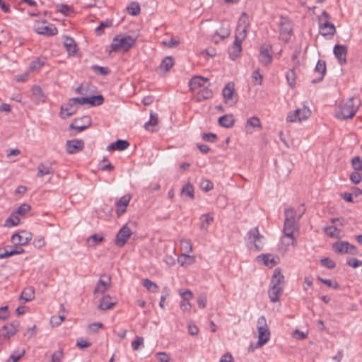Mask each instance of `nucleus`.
Wrapping results in <instances>:
<instances>
[{"mask_svg":"<svg viewBox=\"0 0 362 362\" xmlns=\"http://www.w3.org/2000/svg\"><path fill=\"white\" fill-rule=\"evenodd\" d=\"M112 25L111 20L107 19L105 21H101L99 25L95 28V33L97 35H100L106 28H110Z\"/></svg>","mask_w":362,"mask_h":362,"instance_id":"37998d69","label":"nucleus"},{"mask_svg":"<svg viewBox=\"0 0 362 362\" xmlns=\"http://www.w3.org/2000/svg\"><path fill=\"white\" fill-rule=\"evenodd\" d=\"M35 298V289L32 286L25 288L20 296V300L25 303L31 301Z\"/></svg>","mask_w":362,"mask_h":362,"instance_id":"c85d7f7f","label":"nucleus"},{"mask_svg":"<svg viewBox=\"0 0 362 362\" xmlns=\"http://www.w3.org/2000/svg\"><path fill=\"white\" fill-rule=\"evenodd\" d=\"M111 297L109 295L104 296L98 305V308L101 310H107L111 309L115 303L110 301Z\"/></svg>","mask_w":362,"mask_h":362,"instance_id":"2f4dec72","label":"nucleus"},{"mask_svg":"<svg viewBox=\"0 0 362 362\" xmlns=\"http://www.w3.org/2000/svg\"><path fill=\"white\" fill-rule=\"evenodd\" d=\"M99 168L103 171H111L114 169V166L105 158H104L99 164Z\"/></svg>","mask_w":362,"mask_h":362,"instance_id":"864d4df0","label":"nucleus"},{"mask_svg":"<svg viewBox=\"0 0 362 362\" xmlns=\"http://www.w3.org/2000/svg\"><path fill=\"white\" fill-rule=\"evenodd\" d=\"M259 62L264 66L268 65L272 60V47L271 45L264 44L260 48Z\"/></svg>","mask_w":362,"mask_h":362,"instance_id":"2eb2a0df","label":"nucleus"},{"mask_svg":"<svg viewBox=\"0 0 362 362\" xmlns=\"http://www.w3.org/2000/svg\"><path fill=\"white\" fill-rule=\"evenodd\" d=\"M137 39V36L117 35L110 44V52H127L135 45Z\"/></svg>","mask_w":362,"mask_h":362,"instance_id":"f03ea898","label":"nucleus"},{"mask_svg":"<svg viewBox=\"0 0 362 362\" xmlns=\"http://www.w3.org/2000/svg\"><path fill=\"white\" fill-rule=\"evenodd\" d=\"M181 266H189L195 262V257L187 254H182L177 259Z\"/></svg>","mask_w":362,"mask_h":362,"instance_id":"c9c22d12","label":"nucleus"},{"mask_svg":"<svg viewBox=\"0 0 362 362\" xmlns=\"http://www.w3.org/2000/svg\"><path fill=\"white\" fill-rule=\"evenodd\" d=\"M181 193L182 195L189 197L190 199H194V187L190 182L187 183L182 187Z\"/></svg>","mask_w":362,"mask_h":362,"instance_id":"a19ab883","label":"nucleus"},{"mask_svg":"<svg viewBox=\"0 0 362 362\" xmlns=\"http://www.w3.org/2000/svg\"><path fill=\"white\" fill-rule=\"evenodd\" d=\"M284 276L280 268H276L270 281L269 297L272 303L279 300V296L284 291Z\"/></svg>","mask_w":362,"mask_h":362,"instance_id":"f257e3e1","label":"nucleus"},{"mask_svg":"<svg viewBox=\"0 0 362 362\" xmlns=\"http://www.w3.org/2000/svg\"><path fill=\"white\" fill-rule=\"evenodd\" d=\"M174 65V59L170 56L165 57L161 62L159 69L161 71L168 72Z\"/></svg>","mask_w":362,"mask_h":362,"instance_id":"e433bc0d","label":"nucleus"},{"mask_svg":"<svg viewBox=\"0 0 362 362\" xmlns=\"http://www.w3.org/2000/svg\"><path fill=\"white\" fill-rule=\"evenodd\" d=\"M349 242L341 241L336 242L332 245V249L336 253L347 254L348 253Z\"/></svg>","mask_w":362,"mask_h":362,"instance_id":"72a5a7b5","label":"nucleus"},{"mask_svg":"<svg viewBox=\"0 0 362 362\" xmlns=\"http://www.w3.org/2000/svg\"><path fill=\"white\" fill-rule=\"evenodd\" d=\"M142 284L144 287H145L148 291L151 292H157L158 289V286L157 284L148 279H145L143 280Z\"/></svg>","mask_w":362,"mask_h":362,"instance_id":"a18cd8bd","label":"nucleus"},{"mask_svg":"<svg viewBox=\"0 0 362 362\" xmlns=\"http://www.w3.org/2000/svg\"><path fill=\"white\" fill-rule=\"evenodd\" d=\"M247 124L252 127L261 128V122L257 117H252L247 120Z\"/></svg>","mask_w":362,"mask_h":362,"instance_id":"bf43d9fd","label":"nucleus"},{"mask_svg":"<svg viewBox=\"0 0 362 362\" xmlns=\"http://www.w3.org/2000/svg\"><path fill=\"white\" fill-rule=\"evenodd\" d=\"M200 187L203 191L209 192L213 189L214 185L209 180H205L201 182Z\"/></svg>","mask_w":362,"mask_h":362,"instance_id":"680f3d73","label":"nucleus"},{"mask_svg":"<svg viewBox=\"0 0 362 362\" xmlns=\"http://www.w3.org/2000/svg\"><path fill=\"white\" fill-rule=\"evenodd\" d=\"M33 245L36 248H41L45 245V239L42 236L40 235L36 237L33 242Z\"/></svg>","mask_w":362,"mask_h":362,"instance_id":"0e129e2a","label":"nucleus"},{"mask_svg":"<svg viewBox=\"0 0 362 362\" xmlns=\"http://www.w3.org/2000/svg\"><path fill=\"white\" fill-rule=\"evenodd\" d=\"M132 234V230L127 225H124L116 235L115 240V245L119 247H123L127 243Z\"/></svg>","mask_w":362,"mask_h":362,"instance_id":"6e6552de","label":"nucleus"},{"mask_svg":"<svg viewBox=\"0 0 362 362\" xmlns=\"http://www.w3.org/2000/svg\"><path fill=\"white\" fill-rule=\"evenodd\" d=\"M32 95L35 100L37 102L45 101V95L42 88L39 86H35L32 88Z\"/></svg>","mask_w":362,"mask_h":362,"instance_id":"58836bf2","label":"nucleus"},{"mask_svg":"<svg viewBox=\"0 0 362 362\" xmlns=\"http://www.w3.org/2000/svg\"><path fill=\"white\" fill-rule=\"evenodd\" d=\"M158 116L157 114L151 112L150 113V119L149 120L145 123L144 128L147 130H149V126H156L158 124Z\"/></svg>","mask_w":362,"mask_h":362,"instance_id":"8fccbe9b","label":"nucleus"},{"mask_svg":"<svg viewBox=\"0 0 362 362\" xmlns=\"http://www.w3.org/2000/svg\"><path fill=\"white\" fill-rule=\"evenodd\" d=\"M78 110V106L75 103H72V98H70L66 106L61 107L60 116L62 119H66L74 115Z\"/></svg>","mask_w":362,"mask_h":362,"instance_id":"a211bd4d","label":"nucleus"},{"mask_svg":"<svg viewBox=\"0 0 362 362\" xmlns=\"http://www.w3.org/2000/svg\"><path fill=\"white\" fill-rule=\"evenodd\" d=\"M91 125V119L89 116H84L81 118H76L74 122L69 125L70 129H75L77 132H81Z\"/></svg>","mask_w":362,"mask_h":362,"instance_id":"9b49d317","label":"nucleus"},{"mask_svg":"<svg viewBox=\"0 0 362 362\" xmlns=\"http://www.w3.org/2000/svg\"><path fill=\"white\" fill-rule=\"evenodd\" d=\"M54 170L51 165H46L44 163H39L37 166V177H42L46 175H53Z\"/></svg>","mask_w":362,"mask_h":362,"instance_id":"393cba45","label":"nucleus"},{"mask_svg":"<svg viewBox=\"0 0 362 362\" xmlns=\"http://www.w3.org/2000/svg\"><path fill=\"white\" fill-rule=\"evenodd\" d=\"M33 235L30 233L23 230L21 233H14L11 236L12 243H16V245H26L32 240Z\"/></svg>","mask_w":362,"mask_h":362,"instance_id":"ddd939ff","label":"nucleus"},{"mask_svg":"<svg viewBox=\"0 0 362 362\" xmlns=\"http://www.w3.org/2000/svg\"><path fill=\"white\" fill-rule=\"evenodd\" d=\"M130 200V197H127L126 196L122 197L117 202V214L120 215L126 211V208L129 204Z\"/></svg>","mask_w":362,"mask_h":362,"instance_id":"473e14b6","label":"nucleus"},{"mask_svg":"<svg viewBox=\"0 0 362 362\" xmlns=\"http://www.w3.org/2000/svg\"><path fill=\"white\" fill-rule=\"evenodd\" d=\"M144 344V338L142 337H136V339L132 342V348L133 350H138L140 346Z\"/></svg>","mask_w":362,"mask_h":362,"instance_id":"69168bd1","label":"nucleus"},{"mask_svg":"<svg viewBox=\"0 0 362 362\" xmlns=\"http://www.w3.org/2000/svg\"><path fill=\"white\" fill-rule=\"evenodd\" d=\"M245 39V37L235 34L234 42L229 49V55L232 60H235L240 56L242 51V42Z\"/></svg>","mask_w":362,"mask_h":362,"instance_id":"9d476101","label":"nucleus"},{"mask_svg":"<svg viewBox=\"0 0 362 362\" xmlns=\"http://www.w3.org/2000/svg\"><path fill=\"white\" fill-rule=\"evenodd\" d=\"M86 104L90 107H96L102 105L104 102V97L102 95L86 97Z\"/></svg>","mask_w":362,"mask_h":362,"instance_id":"f704fd0d","label":"nucleus"},{"mask_svg":"<svg viewBox=\"0 0 362 362\" xmlns=\"http://www.w3.org/2000/svg\"><path fill=\"white\" fill-rule=\"evenodd\" d=\"M215 35L220 37L222 40L228 37L230 35L229 25H227L226 26H221L218 30L216 31Z\"/></svg>","mask_w":362,"mask_h":362,"instance_id":"49530a36","label":"nucleus"},{"mask_svg":"<svg viewBox=\"0 0 362 362\" xmlns=\"http://www.w3.org/2000/svg\"><path fill=\"white\" fill-rule=\"evenodd\" d=\"M85 144L82 139L68 140L66 142V150L69 154H75L82 151Z\"/></svg>","mask_w":362,"mask_h":362,"instance_id":"4468645a","label":"nucleus"},{"mask_svg":"<svg viewBox=\"0 0 362 362\" xmlns=\"http://www.w3.org/2000/svg\"><path fill=\"white\" fill-rule=\"evenodd\" d=\"M129 146V143L127 140L117 139L107 146V150L111 151H124Z\"/></svg>","mask_w":362,"mask_h":362,"instance_id":"5701e85b","label":"nucleus"},{"mask_svg":"<svg viewBox=\"0 0 362 362\" xmlns=\"http://www.w3.org/2000/svg\"><path fill=\"white\" fill-rule=\"evenodd\" d=\"M250 25L248 16L245 12H243L238 19L236 26L235 34L242 35L243 37L247 36V28Z\"/></svg>","mask_w":362,"mask_h":362,"instance_id":"f8f14e48","label":"nucleus"},{"mask_svg":"<svg viewBox=\"0 0 362 362\" xmlns=\"http://www.w3.org/2000/svg\"><path fill=\"white\" fill-rule=\"evenodd\" d=\"M202 137L204 141L211 143H215L218 139L217 135L214 133H204Z\"/></svg>","mask_w":362,"mask_h":362,"instance_id":"6e6d98bb","label":"nucleus"},{"mask_svg":"<svg viewBox=\"0 0 362 362\" xmlns=\"http://www.w3.org/2000/svg\"><path fill=\"white\" fill-rule=\"evenodd\" d=\"M351 163L356 171H362V159L359 156L354 157Z\"/></svg>","mask_w":362,"mask_h":362,"instance_id":"603ef678","label":"nucleus"},{"mask_svg":"<svg viewBox=\"0 0 362 362\" xmlns=\"http://www.w3.org/2000/svg\"><path fill=\"white\" fill-rule=\"evenodd\" d=\"M19 322L15 321L6 325H4L0 329V335L3 336L6 338H9L10 337L14 335L18 329L19 327Z\"/></svg>","mask_w":362,"mask_h":362,"instance_id":"6ab92c4d","label":"nucleus"},{"mask_svg":"<svg viewBox=\"0 0 362 362\" xmlns=\"http://www.w3.org/2000/svg\"><path fill=\"white\" fill-rule=\"evenodd\" d=\"M257 329L258 331V341L255 347L259 348L268 342L270 339V332L264 315L257 319Z\"/></svg>","mask_w":362,"mask_h":362,"instance_id":"39448f33","label":"nucleus"},{"mask_svg":"<svg viewBox=\"0 0 362 362\" xmlns=\"http://www.w3.org/2000/svg\"><path fill=\"white\" fill-rule=\"evenodd\" d=\"M257 259L258 262H262L264 265L272 267L277 264L275 257L271 254H262L257 256Z\"/></svg>","mask_w":362,"mask_h":362,"instance_id":"a878e982","label":"nucleus"},{"mask_svg":"<svg viewBox=\"0 0 362 362\" xmlns=\"http://www.w3.org/2000/svg\"><path fill=\"white\" fill-rule=\"evenodd\" d=\"M42 23V25H38L35 28V30L37 34L45 36H54L57 34V28L53 24L45 25L47 22L44 21Z\"/></svg>","mask_w":362,"mask_h":362,"instance_id":"dca6fc26","label":"nucleus"},{"mask_svg":"<svg viewBox=\"0 0 362 362\" xmlns=\"http://www.w3.org/2000/svg\"><path fill=\"white\" fill-rule=\"evenodd\" d=\"M157 358L159 362H170V356L165 352H158Z\"/></svg>","mask_w":362,"mask_h":362,"instance_id":"774afa93","label":"nucleus"},{"mask_svg":"<svg viewBox=\"0 0 362 362\" xmlns=\"http://www.w3.org/2000/svg\"><path fill=\"white\" fill-rule=\"evenodd\" d=\"M315 71L316 73L320 74V76L318 78H314L311 81V83L315 84L320 83L323 80V78L326 74L327 68L326 63L323 60L319 59L315 65Z\"/></svg>","mask_w":362,"mask_h":362,"instance_id":"412c9836","label":"nucleus"},{"mask_svg":"<svg viewBox=\"0 0 362 362\" xmlns=\"http://www.w3.org/2000/svg\"><path fill=\"white\" fill-rule=\"evenodd\" d=\"M213 92L207 87L202 88L197 93V100H206L212 98Z\"/></svg>","mask_w":362,"mask_h":362,"instance_id":"4c0bfd02","label":"nucleus"},{"mask_svg":"<svg viewBox=\"0 0 362 362\" xmlns=\"http://www.w3.org/2000/svg\"><path fill=\"white\" fill-rule=\"evenodd\" d=\"M319 28L322 35H331L333 36L336 32L335 26L333 23L329 21H325L324 23H319Z\"/></svg>","mask_w":362,"mask_h":362,"instance_id":"4be33fe9","label":"nucleus"},{"mask_svg":"<svg viewBox=\"0 0 362 362\" xmlns=\"http://www.w3.org/2000/svg\"><path fill=\"white\" fill-rule=\"evenodd\" d=\"M128 13L132 16H137L141 11L140 6L137 2H132L127 8Z\"/></svg>","mask_w":362,"mask_h":362,"instance_id":"de8ad7c7","label":"nucleus"},{"mask_svg":"<svg viewBox=\"0 0 362 362\" xmlns=\"http://www.w3.org/2000/svg\"><path fill=\"white\" fill-rule=\"evenodd\" d=\"M324 232L325 233L332 238H337L340 239L341 238V230L338 229L336 226H326L324 228Z\"/></svg>","mask_w":362,"mask_h":362,"instance_id":"7c9ffc66","label":"nucleus"},{"mask_svg":"<svg viewBox=\"0 0 362 362\" xmlns=\"http://www.w3.org/2000/svg\"><path fill=\"white\" fill-rule=\"evenodd\" d=\"M350 180L353 183L358 184L362 180V176L358 171H355L350 175Z\"/></svg>","mask_w":362,"mask_h":362,"instance_id":"338daca9","label":"nucleus"},{"mask_svg":"<svg viewBox=\"0 0 362 362\" xmlns=\"http://www.w3.org/2000/svg\"><path fill=\"white\" fill-rule=\"evenodd\" d=\"M91 69L95 72L102 76L108 75L110 73V69L108 67L100 66L94 64L91 66Z\"/></svg>","mask_w":362,"mask_h":362,"instance_id":"09e8293b","label":"nucleus"},{"mask_svg":"<svg viewBox=\"0 0 362 362\" xmlns=\"http://www.w3.org/2000/svg\"><path fill=\"white\" fill-rule=\"evenodd\" d=\"M111 285V278L110 276H106L103 274L100 276L98 280L96 286L94 289V293H101L104 294L110 287Z\"/></svg>","mask_w":362,"mask_h":362,"instance_id":"f3484780","label":"nucleus"},{"mask_svg":"<svg viewBox=\"0 0 362 362\" xmlns=\"http://www.w3.org/2000/svg\"><path fill=\"white\" fill-rule=\"evenodd\" d=\"M360 100L356 97L349 98L344 103L340 105L337 117L340 119H348L352 118L356 113L359 106Z\"/></svg>","mask_w":362,"mask_h":362,"instance_id":"20e7f679","label":"nucleus"},{"mask_svg":"<svg viewBox=\"0 0 362 362\" xmlns=\"http://www.w3.org/2000/svg\"><path fill=\"white\" fill-rule=\"evenodd\" d=\"M284 214V234L286 237L291 238L292 240L291 245L296 246L297 240L294 236V232L298 229L295 220L296 211L293 209H286Z\"/></svg>","mask_w":362,"mask_h":362,"instance_id":"7ed1b4c3","label":"nucleus"},{"mask_svg":"<svg viewBox=\"0 0 362 362\" xmlns=\"http://www.w3.org/2000/svg\"><path fill=\"white\" fill-rule=\"evenodd\" d=\"M333 52L339 63L342 64L346 62L347 47L343 45H336L334 47Z\"/></svg>","mask_w":362,"mask_h":362,"instance_id":"aec40b11","label":"nucleus"},{"mask_svg":"<svg viewBox=\"0 0 362 362\" xmlns=\"http://www.w3.org/2000/svg\"><path fill=\"white\" fill-rule=\"evenodd\" d=\"M20 223L19 217L13 213L9 217H8L5 220L4 226L6 227H13L16 226Z\"/></svg>","mask_w":362,"mask_h":362,"instance_id":"ea45409f","label":"nucleus"},{"mask_svg":"<svg viewBox=\"0 0 362 362\" xmlns=\"http://www.w3.org/2000/svg\"><path fill=\"white\" fill-rule=\"evenodd\" d=\"M201 228L206 229L208 226L213 222L214 218L209 214H205L201 216Z\"/></svg>","mask_w":362,"mask_h":362,"instance_id":"79ce46f5","label":"nucleus"},{"mask_svg":"<svg viewBox=\"0 0 362 362\" xmlns=\"http://www.w3.org/2000/svg\"><path fill=\"white\" fill-rule=\"evenodd\" d=\"M64 358L62 349H59L52 354V362H62Z\"/></svg>","mask_w":362,"mask_h":362,"instance_id":"052dcab7","label":"nucleus"},{"mask_svg":"<svg viewBox=\"0 0 362 362\" xmlns=\"http://www.w3.org/2000/svg\"><path fill=\"white\" fill-rule=\"evenodd\" d=\"M279 30L282 39L288 41L292 33V23L288 17H280Z\"/></svg>","mask_w":362,"mask_h":362,"instance_id":"0eeeda50","label":"nucleus"},{"mask_svg":"<svg viewBox=\"0 0 362 362\" xmlns=\"http://www.w3.org/2000/svg\"><path fill=\"white\" fill-rule=\"evenodd\" d=\"M31 207L28 204H21L16 209V214H18L19 215L23 216L27 212H28L30 210Z\"/></svg>","mask_w":362,"mask_h":362,"instance_id":"4d7b16f0","label":"nucleus"},{"mask_svg":"<svg viewBox=\"0 0 362 362\" xmlns=\"http://www.w3.org/2000/svg\"><path fill=\"white\" fill-rule=\"evenodd\" d=\"M235 120L232 115H225L218 118V124L225 128H230L234 125Z\"/></svg>","mask_w":362,"mask_h":362,"instance_id":"c756f323","label":"nucleus"},{"mask_svg":"<svg viewBox=\"0 0 362 362\" xmlns=\"http://www.w3.org/2000/svg\"><path fill=\"white\" fill-rule=\"evenodd\" d=\"M181 248L185 252L189 253L192 252V245L190 240L182 239L180 240Z\"/></svg>","mask_w":362,"mask_h":362,"instance_id":"3c124183","label":"nucleus"},{"mask_svg":"<svg viewBox=\"0 0 362 362\" xmlns=\"http://www.w3.org/2000/svg\"><path fill=\"white\" fill-rule=\"evenodd\" d=\"M320 263L323 267H325L328 269H334L336 267L335 262L329 257L321 259Z\"/></svg>","mask_w":362,"mask_h":362,"instance_id":"5fc2aeb1","label":"nucleus"},{"mask_svg":"<svg viewBox=\"0 0 362 362\" xmlns=\"http://www.w3.org/2000/svg\"><path fill=\"white\" fill-rule=\"evenodd\" d=\"M317 279L321 281L322 283H323L324 284H325L326 286H327L328 287H331V288H339V284L337 282H332V281L331 279H323L322 277H320L318 276L317 277Z\"/></svg>","mask_w":362,"mask_h":362,"instance_id":"e2e57ef3","label":"nucleus"},{"mask_svg":"<svg viewBox=\"0 0 362 362\" xmlns=\"http://www.w3.org/2000/svg\"><path fill=\"white\" fill-rule=\"evenodd\" d=\"M25 351L24 349L16 350L13 351L10 358L13 362H18L20 358L25 354Z\"/></svg>","mask_w":362,"mask_h":362,"instance_id":"13d9d810","label":"nucleus"},{"mask_svg":"<svg viewBox=\"0 0 362 362\" xmlns=\"http://www.w3.org/2000/svg\"><path fill=\"white\" fill-rule=\"evenodd\" d=\"M248 240L254 245L256 251H260L263 247L261 240L264 238L258 230L257 227L250 229L247 233Z\"/></svg>","mask_w":362,"mask_h":362,"instance_id":"1a4fd4ad","label":"nucleus"},{"mask_svg":"<svg viewBox=\"0 0 362 362\" xmlns=\"http://www.w3.org/2000/svg\"><path fill=\"white\" fill-rule=\"evenodd\" d=\"M209 81L208 78L202 76H194L191 78L189 82V86L192 90L197 88H203L204 84Z\"/></svg>","mask_w":362,"mask_h":362,"instance_id":"b1692460","label":"nucleus"},{"mask_svg":"<svg viewBox=\"0 0 362 362\" xmlns=\"http://www.w3.org/2000/svg\"><path fill=\"white\" fill-rule=\"evenodd\" d=\"M286 78L288 86L293 88L296 85V73L294 69H289L286 74Z\"/></svg>","mask_w":362,"mask_h":362,"instance_id":"c03bdc74","label":"nucleus"},{"mask_svg":"<svg viewBox=\"0 0 362 362\" xmlns=\"http://www.w3.org/2000/svg\"><path fill=\"white\" fill-rule=\"evenodd\" d=\"M64 45L69 55H74L76 53V44L72 37L65 36Z\"/></svg>","mask_w":362,"mask_h":362,"instance_id":"cd10ccee","label":"nucleus"},{"mask_svg":"<svg viewBox=\"0 0 362 362\" xmlns=\"http://www.w3.org/2000/svg\"><path fill=\"white\" fill-rule=\"evenodd\" d=\"M311 115V111L308 107L303 106L290 112L286 117V121L288 122H301L307 119Z\"/></svg>","mask_w":362,"mask_h":362,"instance_id":"423d86ee","label":"nucleus"},{"mask_svg":"<svg viewBox=\"0 0 362 362\" xmlns=\"http://www.w3.org/2000/svg\"><path fill=\"white\" fill-rule=\"evenodd\" d=\"M222 93L225 103H228L231 100L235 93L234 83L231 82L228 83L223 88Z\"/></svg>","mask_w":362,"mask_h":362,"instance_id":"bb28decb","label":"nucleus"}]
</instances>
